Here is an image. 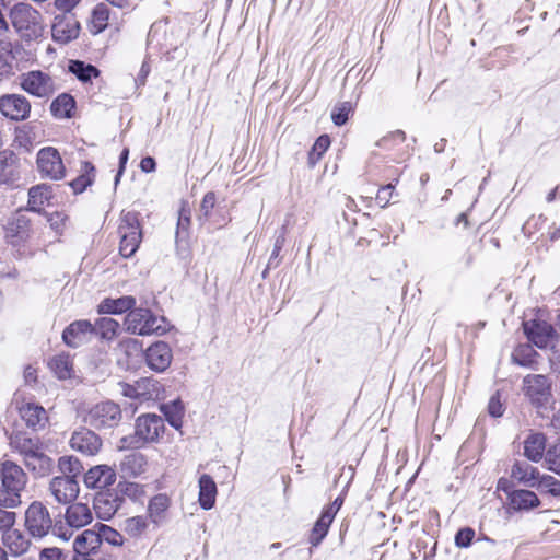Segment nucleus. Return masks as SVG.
Instances as JSON below:
<instances>
[{
    "label": "nucleus",
    "mask_w": 560,
    "mask_h": 560,
    "mask_svg": "<svg viewBox=\"0 0 560 560\" xmlns=\"http://www.w3.org/2000/svg\"><path fill=\"white\" fill-rule=\"evenodd\" d=\"M69 71L82 82H89L92 78H96L100 74L96 67L80 60L70 61Z\"/></svg>",
    "instance_id": "49530a36"
},
{
    "label": "nucleus",
    "mask_w": 560,
    "mask_h": 560,
    "mask_svg": "<svg viewBox=\"0 0 560 560\" xmlns=\"http://www.w3.org/2000/svg\"><path fill=\"white\" fill-rule=\"evenodd\" d=\"M23 463L34 478H43L50 475L55 466L54 459L43 448L24 459Z\"/></svg>",
    "instance_id": "393cba45"
},
{
    "label": "nucleus",
    "mask_w": 560,
    "mask_h": 560,
    "mask_svg": "<svg viewBox=\"0 0 560 560\" xmlns=\"http://www.w3.org/2000/svg\"><path fill=\"white\" fill-rule=\"evenodd\" d=\"M539 470L525 460H516L511 467V478L528 488H535L539 479Z\"/></svg>",
    "instance_id": "a878e982"
},
{
    "label": "nucleus",
    "mask_w": 560,
    "mask_h": 560,
    "mask_svg": "<svg viewBox=\"0 0 560 560\" xmlns=\"http://www.w3.org/2000/svg\"><path fill=\"white\" fill-rule=\"evenodd\" d=\"M488 410H489V413L492 416V417H501L503 415V406L500 401V399L495 396H492L490 398V401H489V405H488Z\"/></svg>",
    "instance_id": "774afa93"
},
{
    "label": "nucleus",
    "mask_w": 560,
    "mask_h": 560,
    "mask_svg": "<svg viewBox=\"0 0 560 560\" xmlns=\"http://www.w3.org/2000/svg\"><path fill=\"white\" fill-rule=\"evenodd\" d=\"M16 175V156L13 152H0V183H10Z\"/></svg>",
    "instance_id": "ea45409f"
},
{
    "label": "nucleus",
    "mask_w": 560,
    "mask_h": 560,
    "mask_svg": "<svg viewBox=\"0 0 560 560\" xmlns=\"http://www.w3.org/2000/svg\"><path fill=\"white\" fill-rule=\"evenodd\" d=\"M199 504L203 510H210L214 506L217 497V485L213 478L203 474L199 478Z\"/></svg>",
    "instance_id": "473e14b6"
},
{
    "label": "nucleus",
    "mask_w": 560,
    "mask_h": 560,
    "mask_svg": "<svg viewBox=\"0 0 560 560\" xmlns=\"http://www.w3.org/2000/svg\"><path fill=\"white\" fill-rule=\"evenodd\" d=\"M4 230L8 242L16 245L28 237L31 221L24 212L20 211L8 220Z\"/></svg>",
    "instance_id": "412c9836"
},
{
    "label": "nucleus",
    "mask_w": 560,
    "mask_h": 560,
    "mask_svg": "<svg viewBox=\"0 0 560 560\" xmlns=\"http://www.w3.org/2000/svg\"><path fill=\"white\" fill-rule=\"evenodd\" d=\"M24 526L34 538L47 536L52 528V518L47 506L39 501L32 502L24 514Z\"/></svg>",
    "instance_id": "423d86ee"
},
{
    "label": "nucleus",
    "mask_w": 560,
    "mask_h": 560,
    "mask_svg": "<svg viewBox=\"0 0 560 560\" xmlns=\"http://www.w3.org/2000/svg\"><path fill=\"white\" fill-rule=\"evenodd\" d=\"M36 164L42 177L59 180L65 176L66 167L60 153L52 147H45L38 151Z\"/></svg>",
    "instance_id": "6e6552de"
},
{
    "label": "nucleus",
    "mask_w": 560,
    "mask_h": 560,
    "mask_svg": "<svg viewBox=\"0 0 560 560\" xmlns=\"http://www.w3.org/2000/svg\"><path fill=\"white\" fill-rule=\"evenodd\" d=\"M161 412L166 418L171 427L179 430L183 424L184 405L179 399L173 400L160 406Z\"/></svg>",
    "instance_id": "4c0bfd02"
},
{
    "label": "nucleus",
    "mask_w": 560,
    "mask_h": 560,
    "mask_svg": "<svg viewBox=\"0 0 560 560\" xmlns=\"http://www.w3.org/2000/svg\"><path fill=\"white\" fill-rule=\"evenodd\" d=\"M66 524L71 530L60 527L56 535L65 540L70 539L74 529H80L93 521L92 510L84 503H72L66 509Z\"/></svg>",
    "instance_id": "9d476101"
},
{
    "label": "nucleus",
    "mask_w": 560,
    "mask_h": 560,
    "mask_svg": "<svg viewBox=\"0 0 560 560\" xmlns=\"http://www.w3.org/2000/svg\"><path fill=\"white\" fill-rule=\"evenodd\" d=\"M170 508V499L166 494L160 493L154 495L148 505V514L152 523L160 525L164 517L165 512Z\"/></svg>",
    "instance_id": "c9c22d12"
},
{
    "label": "nucleus",
    "mask_w": 560,
    "mask_h": 560,
    "mask_svg": "<svg viewBox=\"0 0 560 560\" xmlns=\"http://www.w3.org/2000/svg\"><path fill=\"white\" fill-rule=\"evenodd\" d=\"M147 365L155 372H164L173 360V352L168 343L158 341L152 343L144 352Z\"/></svg>",
    "instance_id": "dca6fc26"
},
{
    "label": "nucleus",
    "mask_w": 560,
    "mask_h": 560,
    "mask_svg": "<svg viewBox=\"0 0 560 560\" xmlns=\"http://www.w3.org/2000/svg\"><path fill=\"white\" fill-rule=\"evenodd\" d=\"M0 112L12 120H24L30 116L31 104L20 94H8L0 97Z\"/></svg>",
    "instance_id": "f3484780"
},
{
    "label": "nucleus",
    "mask_w": 560,
    "mask_h": 560,
    "mask_svg": "<svg viewBox=\"0 0 560 560\" xmlns=\"http://www.w3.org/2000/svg\"><path fill=\"white\" fill-rule=\"evenodd\" d=\"M2 544L13 557L23 556L32 545L31 539L22 530L13 527L3 533Z\"/></svg>",
    "instance_id": "b1692460"
},
{
    "label": "nucleus",
    "mask_w": 560,
    "mask_h": 560,
    "mask_svg": "<svg viewBox=\"0 0 560 560\" xmlns=\"http://www.w3.org/2000/svg\"><path fill=\"white\" fill-rule=\"evenodd\" d=\"M475 537V530L470 527L459 529L455 535V544L457 547L467 548L470 546Z\"/></svg>",
    "instance_id": "6e6d98bb"
},
{
    "label": "nucleus",
    "mask_w": 560,
    "mask_h": 560,
    "mask_svg": "<svg viewBox=\"0 0 560 560\" xmlns=\"http://www.w3.org/2000/svg\"><path fill=\"white\" fill-rule=\"evenodd\" d=\"M546 436L542 433H532L524 441V455L534 463L540 462L548 448L546 445Z\"/></svg>",
    "instance_id": "cd10ccee"
},
{
    "label": "nucleus",
    "mask_w": 560,
    "mask_h": 560,
    "mask_svg": "<svg viewBox=\"0 0 560 560\" xmlns=\"http://www.w3.org/2000/svg\"><path fill=\"white\" fill-rule=\"evenodd\" d=\"M190 225V211L182 208L179 210L178 221H177V230L176 237H180L183 234H187Z\"/></svg>",
    "instance_id": "13d9d810"
},
{
    "label": "nucleus",
    "mask_w": 560,
    "mask_h": 560,
    "mask_svg": "<svg viewBox=\"0 0 560 560\" xmlns=\"http://www.w3.org/2000/svg\"><path fill=\"white\" fill-rule=\"evenodd\" d=\"M82 170L84 173L77 178H74L70 186L72 187L73 191L75 194L82 192L86 189L88 186H90L94 180V172L95 167L90 162H84Z\"/></svg>",
    "instance_id": "de8ad7c7"
},
{
    "label": "nucleus",
    "mask_w": 560,
    "mask_h": 560,
    "mask_svg": "<svg viewBox=\"0 0 560 560\" xmlns=\"http://www.w3.org/2000/svg\"><path fill=\"white\" fill-rule=\"evenodd\" d=\"M283 244H284V237L282 235L278 236L276 238L271 256H270V258L268 260L267 268H266V270L262 273L264 277H266V272H267L268 269L276 268L278 266L277 258H278V256H279L282 247H283Z\"/></svg>",
    "instance_id": "bf43d9fd"
},
{
    "label": "nucleus",
    "mask_w": 560,
    "mask_h": 560,
    "mask_svg": "<svg viewBox=\"0 0 560 560\" xmlns=\"http://www.w3.org/2000/svg\"><path fill=\"white\" fill-rule=\"evenodd\" d=\"M80 25L71 16L57 15L51 27L52 38L61 44H67L79 36Z\"/></svg>",
    "instance_id": "5701e85b"
},
{
    "label": "nucleus",
    "mask_w": 560,
    "mask_h": 560,
    "mask_svg": "<svg viewBox=\"0 0 560 560\" xmlns=\"http://www.w3.org/2000/svg\"><path fill=\"white\" fill-rule=\"evenodd\" d=\"M120 491L128 497H138L143 493V487L136 482L119 483Z\"/></svg>",
    "instance_id": "0e129e2a"
},
{
    "label": "nucleus",
    "mask_w": 560,
    "mask_h": 560,
    "mask_svg": "<svg viewBox=\"0 0 560 560\" xmlns=\"http://www.w3.org/2000/svg\"><path fill=\"white\" fill-rule=\"evenodd\" d=\"M551 384L547 376L529 374L523 380V390L533 405L542 406L550 397Z\"/></svg>",
    "instance_id": "f8f14e48"
},
{
    "label": "nucleus",
    "mask_w": 560,
    "mask_h": 560,
    "mask_svg": "<svg viewBox=\"0 0 560 560\" xmlns=\"http://www.w3.org/2000/svg\"><path fill=\"white\" fill-rule=\"evenodd\" d=\"M125 329L132 335H163L170 329V324L162 316L154 315L148 308H136L128 312L124 319Z\"/></svg>",
    "instance_id": "f03ea898"
},
{
    "label": "nucleus",
    "mask_w": 560,
    "mask_h": 560,
    "mask_svg": "<svg viewBox=\"0 0 560 560\" xmlns=\"http://www.w3.org/2000/svg\"><path fill=\"white\" fill-rule=\"evenodd\" d=\"M10 18L14 28L23 38L35 39L42 36L44 31L42 15L31 4L24 2L14 4Z\"/></svg>",
    "instance_id": "20e7f679"
},
{
    "label": "nucleus",
    "mask_w": 560,
    "mask_h": 560,
    "mask_svg": "<svg viewBox=\"0 0 560 560\" xmlns=\"http://www.w3.org/2000/svg\"><path fill=\"white\" fill-rule=\"evenodd\" d=\"M65 220H66V215L60 212H54L47 217V221L49 222L50 228L52 230H55L56 232L61 231Z\"/></svg>",
    "instance_id": "69168bd1"
},
{
    "label": "nucleus",
    "mask_w": 560,
    "mask_h": 560,
    "mask_svg": "<svg viewBox=\"0 0 560 560\" xmlns=\"http://www.w3.org/2000/svg\"><path fill=\"white\" fill-rule=\"evenodd\" d=\"M119 323L110 317H101L93 324L94 335L102 339L112 340L117 336Z\"/></svg>",
    "instance_id": "c03bdc74"
},
{
    "label": "nucleus",
    "mask_w": 560,
    "mask_h": 560,
    "mask_svg": "<svg viewBox=\"0 0 560 560\" xmlns=\"http://www.w3.org/2000/svg\"><path fill=\"white\" fill-rule=\"evenodd\" d=\"M164 419L155 413L141 415L136 420L135 435L122 438L126 447L139 448L145 443L156 442L164 432Z\"/></svg>",
    "instance_id": "7ed1b4c3"
},
{
    "label": "nucleus",
    "mask_w": 560,
    "mask_h": 560,
    "mask_svg": "<svg viewBox=\"0 0 560 560\" xmlns=\"http://www.w3.org/2000/svg\"><path fill=\"white\" fill-rule=\"evenodd\" d=\"M510 504L514 510H530L540 504L537 494L530 490L522 489L510 492Z\"/></svg>",
    "instance_id": "f704fd0d"
},
{
    "label": "nucleus",
    "mask_w": 560,
    "mask_h": 560,
    "mask_svg": "<svg viewBox=\"0 0 560 560\" xmlns=\"http://www.w3.org/2000/svg\"><path fill=\"white\" fill-rule=\"evenodd\" d=\"M48 491L56 502L69 504L78 498L80 486L78 480L66 476H55L49 481Z\"/></svg>",
    "instance_id": "4468645a"
},
{
    "label": "nucleus",
    "mask_w": 560,
    "mask_h": 560,
    "mask_svg": "<svg viewBox=\"0 0 560 560\" xmlns=\"http://www.w3.org/2000/svg\"><path fill=\"white\" fill-rule=\"evenodd\" d=\"M101 546L98 528L85 529L79 534L73 541V549L77 555H89L95 552Z\"/></svg>",
    "instance_id": "c756f323"
},
{
    "label": "nucleus",
    "mask_w": 560,
    "mask_h": 560,
    "mask_svg": "<svg viewBox=\"0 0 560 560\" xmlns=\"http://www.w3.org/2000/svg\"><path fill=\"white\" fill-rule=\"evenodd\" d=\"M535 488L539 489L540 491H545L552 497H560V480L556 479L551 475L539 474L538 483Z\"/></svg>",
    "instance_id": "603ef678"
},
{
    "label": "nucleus",
    "mask_w": 560,
    "mask_h": 560,
    "mask_svg": "<svg viewBox=\"0 0 560 560\" xmlns=\"http://www.w3.org/2000/svg\"><path fill=\"white\" fill-rule=\"evenodd\" d=\"M19 412L26 427L39 431L45 429L48 423V415L44 407L35 402H23L19 407Z\"/></svg>",
    "instance_id": "4be33fe9"
},
{
    "label": "nucleus",
    "mask_w": 560,
    "mask_h": 560,
    "mask_svg": "<svg viewBox=\"0 0 560 560\" xmlns=\"http://www.w3.org/2000/svg\"><path fill=\"white\" fill-rule=\"evenodd\" d=\"M12 59L10 51L0 48V81L11 75Z\"/></svg>",
    "instance_id": "5fc2aeb1"
},
{
    "label": "nucleus",
    "mask_w": 560,
    "mask_h": 560,
    "mask_svg": "<svg viewBox=\"0 0 560 560\" xmlns=\"http://www.w3.org/2000/svg\"><path fill=\"white\" fill-rule=\"evenodd\" d=\"M332 521L334 520L330 518V515H326L323 512L320 513V516L315 522L308 537V541L312 547H317L323 541V539L328 534Z\"/></svg>",
    "instance_id": "37998d69"
},
{
    "label": "nucleus",
    "mask_w": 560,
    "mask_h": 560,
    "mask_svg": "<svg viewBox=\"0 0 560 560\" xmlns=\"http://www.w3.org/2000/svg\"><path fill=\"white\" fill-rule=\"evenodd\" d=\"M147 457L141 453H130L126 455L120 464V471L127 477H138L145 471Z\"/></svg>",
    "instance_id": "2f4dec72"
},
{
    "label": "nucleus",
    "mask_w": 560,
    "mask_h": 560,
    "mask_svg": "<svg viewBox=\"0 0 560 560\" xmlns=\"http://www.w3.org/2000/svg\"><path fill=\"white\" fill-rule=\"evenodd\" d=\"M149 523L145 516L137 515L124 521L121 528L131 538H141L148 530Z\"/></svg>",
    "instance_id": "79ce46f5"
},
{
    "label": "nucleus",
    "mask_w": 560,
    "mask_h": 560,
    "mask_svg": "<svg viewBox=\"0 0 560 560\" xmlns=\"http://www.w3.org/2000/svg\"><path fill=\"white\" fill-rule=\"evenodd\" d=\"M124 499L114 491L98 492L94 497L93 508L98 518L110 520L121 506Z\"/></svg>",
    "instance_id": "aec40b11"
},
{
    "label": "nucleus",
    "mask_w": 560,
    "mask_h": 560,
    "mask_svg": "<svg viewBox=\"0 0 560 560\" xmlns=\"http://www.w3.org/2000/svg\"><path fill=\"white\" fill-rule=\"evenodd\" d=\"M352 112L350 102H342L337 104L331 112V119L336 126H343Z\"/></svg>",
    "instance_id": "864d4df0"
},
{
    "label": "nucleus",
    "mask_w": 560,
    "mask_h": 560,
    "mask_svg": "<svg viewBox=\"0 0 560 560\" xmlns=\"http://www.w3.org/2000/svg\"><path fill=\"white\" fill-rule=\"evenodd\" d=\"M523 328L528 340L540 349L551 347L557 339L552 325L545 320L532 319L524 322Z\"/></svg>",
    "instance_id": "9b49d317"
},
{
    "label": "nucleus",
    "mask_w": 560,
    "mask_h": 560,
    "mask_svg": "<svg viewBox=\"0 0 560 560\" xmlns=\"http://www.w3.org/2000/svg\"><path fill=\"white\" fill-rule=\"evenodd\" d=\"M39 560H66L62 550L57 547L44 548L39 552Z\"/></svg>",
    "instance_id": "e2e57ef3"
},
{
    "label": "nucleus",
    "mask_w": 560,
    "mask_h": 560,
    "mask_svg": "<svg viewBox=\"0 0 560 560\" xmlns=\"http://www.w3.org/2000/svg\"><path fill=\"white\" fill-rule=\"evenodd\" d=\"M343 504V498L341 495L337 497L329 505L325 506L322 511L326 515H330V518H335L336 514L340 510Z\"/></svg>",
    "instance_id": "338daca9"
},
{
    "label": "nucleus",
    "mask_w": 560,
    "mask_h": 560,
    "mask_svg": "<svg viewBox=\"0 0 560 560\" xmlns=\"http://www.w3.org/2000/svg\"><path fill=\"white\" fill-rule=\"evenodd\" d=\"M28 482L23 468L9 459L0 463V506L18 508L22 503V492Z\"/></svg>",
    "instance_id": "f257e3e1"
},
{
    "label": "nucleus",
    "mask_w": 560,
    "mask_h": 560,
    "mask_svg": "<svg viewBox=\"0 0 560 560\" xmlns=\"http://www.w3.org/2000/svg\"><path fill=\"white\" fill-rule=\"evenodd\" d=\"M116 481V471L108 465H96L83 475V483L89 489H106Z\"/></svg>",
    "instance_id": "6ab92c4d"
},
{
    "label": "nucleus",
    "mask_w": 560,
    "mask_h": 560,
    "mask_svg": "<svg viewBox=\"0 0 560 560\" xmlns=\"http://www.w3.org/2000/svg\"><path fill=\"white\" fill-rule=\"evenodd\" d=\"M110 11L108 4L98 3L94 7L90 21V31L93 34L102 33L109 22Z\"/></svg>",
    "instance_id": "58836bf2"
},
{
    "label": "nucleus",
    "mask_w": 560,
    "mask_h": 560,
    "mask_svg": "<svg viewBox=\"0 0 560 560\" xmlns=\"http://www.w3.org/2000/svg\"><path fill=\"white\" fill-rule=\"evenodd\" d=\"M10 446L16 451L24 460L43 448V443L38 438H31L26 433L16 432L10 436Z\"/></svg>",
    "instance_id": "bb28decb"
},
{
    "label": "nucleus",
    "mask_w": 560,
    "mask_h": 560,
    "mask_svg": "<svg viewBox=\"0 0 560 560\" xmlns=\"http://www.w3.org/2000/svg\"><path fill=\"white\" fill-rule=\"evenodd\" d=\"M57 468L60 472L59 476H66L74 480H78V477L84 469L81 460L72 455H65L59 457Z\"/></svg>",
    "instance_id": "e433bc0d"
},
{
    "label": "nucleus",
    "mask_w": 560,
    "mask_h": 560,
    "mask_svg": "<svg viewBox=\"0 0 560 560\" xmlns=\"http://www.w3.org/2000/svg\"><path fill=\"white\" fill-rule=\"evenodd\" d=\"M120 392L124 396L137 399H148L152 396L150 387H154V382L150 378H141L135 384L119 383Z\"/></svg>",
    "instance_id": "72a5a7b5"
},
{
    "label": "nucleus",
    "mask_w": 560,
    "mask_h": 560,
    "mask_svg": "<svg viewBox=\"0 0 560 560\" xmlns=\"http://www.w3.org/2000/svg\"><path fill=\"white\" fill-rule=\"evenodd\" d=\"M120 420V407L113 401H102L94 405L84 417L85 423L95 429L114 428L118 425Z\"/></svg>",
    "instance_id": "0eeeda50"
},
{
    "label": "nucleus",
    "mask_w": 560,
    "mask_h": 560,
    "mask_svg": "<svg viewBox=\"0 0 560 560\" xmlns=\"http://www.w3.org/2000/svg\"><path fill=\"white\" fill-rule=\"evenodd\" d=\"M393 191H394L393 184H387V185L383 186L382 188L378 189V191L376 194V202L382 208H385L388 205V202L393 196Z\"/></svg>",
    "instance_id": "680f3d73"
},
{
    "label": "nucleus",
    "mask_w": 560,
    "mask_h": 560,
    "mask_svg": "<svg viewBox=\"0 0 560 560\" xmlns=\"http://www.w3.org/2000/svg\"><path fill=\"white\" fill-rule=\"evenodd\" d=\"M217 197L213 191H209L203 196V199L200 205V212L205 218H209L214 206H215Z\"/></svg>",
    "instance_id": "052dcab7"
},
{
    "label": "nucleus",
    "mask_w": 560,
    "mask_h": 560,
    "mask_svg": "<svg viewBox=\"0 0 560 560\" xmlns=\"http://www.w3.org/2000/svg\"><path fill=\"white\" fill-rule=\"evenodd\" d=\"M545 463L548 470L560 476V440L548 446Z\"/></svg>",
    "instance_id": "8fccbe9b"
},
{
    "label": "nucleus",
    "mask_w": 560,
    "mask_h": 560,
    "mask_svg": "<svg viewBox=\"0 0 560 560\" xmlns=\"http://www.w3.org/2000/svg\"><path fill=\"white\" fill-rule=\"evenodd\" d=\"M70 446L77 452L88 456H93L100 452L102 447V440L93 431L82 428L72 433Z\"/></svg>",
    "instance_id": "a211bd4d"
},
{
    "label": "nucleus",
    "mask_w": 560,
    "mask_h": 560,
    "mask_svg": "<svg viewBox=\"0 0 560 560\" xmlns=\"http://www.w3.org/2000/svg\"><path fill=\"white\" fill-rule=\"evenodd\" d=\"M404 141L405 132L401 130H396L383 137L376 144L385 149H390L394 143H402Z\"/></svg>",
    "instance_id": "4d7b16f0"
},
{
    "label": "nucleus",
    "mask_w": 560,
    "mask_h": 560,
    "mask_svg": "<svg viewBox=\"0 0 560 560\" xmlns=\"http://www.w3.org/2000/svg\"><path fill=\"white\" fill-rule=\"evenodd\" d=\"M52 198V187L47 184L33 186L28 190V208L34 212H42Z\"/></svg>",
    "instance_id": "7c9ffc66"
},
{
    "label": "nucleus",
    "mask_w": 560,
    "mask_h": 560,
    "mask_svg": "<svg viewBox=\"0 0 560 560\" xmlns=\"http://www.w3.org/2000/svg\"><path fill=\"white\" fill-rule=\"evenodd\" d=\"M95 528H98L100 542H107L110 546L120 547L124 545L122 535L116 530L115 528L97 523L95 524Z\"/></svg>",
    "instance_id": "09e8293b"
},
{
    "label": "nucleus",
    "mask_w": 560,
    "mask_h": 560,
    "mask_svg": "<svg viewBox=\"0 0 560 560\" xmlns=\"http://www.w3.org/2000/svg\"><path fill=\"white\" fill-rule=\"evenodd\" d=\"M118 233L120 236V255L125 258L131 257L139 248L142 240V231L137 212H121L119 218Z\"/></svg>",
    "instance_id": "39448f33"
},
{
    "label": "nucleus",
    "mask_w": 560,
    "mask_h": 560,
    "mask_svg": "<svg viewBox=\"0 0 560 560\" xmlns=\"http://www.w3.org/2000/svg\"><path fill=\"white\" fill-rule=\"evenodd\" d=\"M180 42L176 39L172 34H167V22L158 21L154 22L148 33V45L150 47H158L161 51L167 55V58H174L170 56L171 51H177Z\"/></svg>",
    "instance_id": "ddd939ff"
},
{
    "label": "nucleus",
    "mask_w": 560,
    "mask_h": 560,
    "mask_svg": "<svg viewBox=\"0 0 560 560\" xmlns=\"http://www.w3.org/2000/svg\"><path fill=\"white\" fill-rule=\"evenodd\" d=\"M74 106V98L70 94L62 93L52 101L50 110L57 118H69Z\"/></svg>",
    "instance_id": "a19ab883"
},
{
    "label": "nucleus",
    "mask_w": 560,
    "mask_h": 560,
    "mask_svg": "<svg viewBox=\"0 0 560 560\" xmlns=\"http://www.w3.org/2000/svg\"><path fill=\"white\" fill-rule=\"evenodd\" d=\"M49 368L60 380H67L72 374V362L68 354H59L49 361Z\"/></svg>",
    "instance_id": "a18cd8bd"
},
{
    "label": "nucleus",
    "mask_w": 560,
    "mask_h": 560,
    "mask_svg": "<svg viewBox=\"0 0 560 560\" xmlns=\"http://www.w3.org/2000/svg\"><path fill=\"white\" fill-rule=\"evenodd\" d=\"M94 336L93 324L88 319L74 320L62 332L63 342L71 348H78Z\"/></svg>",
    "instance_id": "2eb2a0df"
},
{
    "label": "nucleus",
    "mask_w": 560,
    "mask_h": 560,
    "mask_svg": "<svg viewBox=\"0 0 560 560\" xmlns=\"http://www.w3.org/2000/svg\"><path fill=\"white\" fill-rule=\"evenodd\" d=\"M136 306V299L131 295L120 296L118 299H104L97 306L100 314H122L130 312Z\"/></svg>",
    "instance_id": "c85d7f7f"
},
{
    "label": "nucleus",
    "mask_w": 560,
    "mask_h": 560,
    "mask_svg": "<svg viewBox=\"0 0 560 560\" xmlns=\"http://www.w3.org/2000/svg\"><path fill=\"white\" fill-rule=\"evenodd\" d=\"M20 84L26 93L39 98L50 97L56 90L52 78L39 70L23 73Z\"/></svg>",
    "instance_id": "1a4fd4ad"
},
{
    "label": "nucleus",
    "mask_w": 560,
    "mask_h": 560,
    "mask_svg": "<svg viewBox=\"0 0 560 560\" xmlns=\"http://www.w3.org/2000/svg\"><path fill=\"white\" fill-rule=\"evenodd\" d=\"M536 355L537 352L530 346H522L513 352L512 359L521 366L532 368Z\"/></svg>",
    "instance_id": "3c124183"
}]
</instances>
